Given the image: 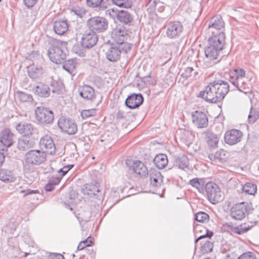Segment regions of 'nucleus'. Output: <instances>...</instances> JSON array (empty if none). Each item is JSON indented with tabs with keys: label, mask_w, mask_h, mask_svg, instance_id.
<instances>
[{
	"label": "nucleus",
	"mask_w": 259,
	"mask_h": 259,
	"mask_svg": "<svg viewBox=\"0 0 259 259\" xmlns=\"http://www.w3.org/2000/svg\"><path fill=\"white\" fill-rule=\"evenodd\" d=\"M87 25L89 29L94 32L102 33L108 29V21L103 17L95 16L88 20Z\"/></svg>",
	"instance_id": "obj_1"
},
{
	"label": "nucleus",
	"mask_w": 259,
	"mask_h": 259,
	"mask_svg": "<svg viewBox=\"0 0 259 259\" xmlns=\"http://www.w3.org/2000/svg\"><path fill=\"white\" fill-rule=\"evenodd\" d=\"M50 59L54 63L61 64L65 70V53L63 51V42L60 41L58 45L49 49L48 51Z\"/></svg>",
	"instance_id": "obj_2"
},
{
	"label": "nucleus",
	"mask_w": 259,
	"mask_h": 259,
	"mask_svg": "<svg viewBox=\"0 0 259 259\" xmlns=\"http://www.w3.org/2000/svg\"><path fill=\"white\" fill-rule=\"evenodd\" d=\"M208 200L212 204H217L223 199L220 187L215 183L208 182L205 184V189Z\"/></svg>",
	"instance_id": "obj_3"
},
{
	"label": "nucleus",
	"mask_w": 259,
	"mask_h": 259,
	"mask_svg": "<svg viewBox=\"0 0 259 259\" xmlns=\"http://www.w3.org/2000/svg\"><path fill=\"white\" fill-rule=\"evenodd\" d=\"M125 47L112 44L107 50L105 54L107 59L110 62H116L120 59L121 54L123 52L126 53L132 48L131 44H125Z\"/></svg>",
	"instance_id": "obj_4"
},
{
	"label": "nucleus",
	"mask_w": 259,
	"mask_h": 259,
	"mask_svg": "<svg viewBox=\"0 0 259 259\" xmlns=\"http://www.w3.org/2000/svg\"><path fill=\"white\" fill-rule=\"evenodd\" d=\"M36 118L39 123L48 124L54 120L53 112L48 108L39 106L35 109Z\"/></svg>",
	"instance_id": "obj_5"
},
{
	"label": "nucleus",
	"mask_w": 259,
	"mask_h": 259,
	"mask_svg": "<svg viewBox=\"0 0 259 259\" xmlns=\"http://www.w3.org/2000/svg\"><path fill=\"white\" fill-rule=\"evenodd\" d=\"M46 154L40 150H30L27 152L24 156L26 163L28 164L38 165L45 161Z\"/></svg>",
	"instance_id": "obj_6"
},
{
	"label": "nucleus",
	"mask_w": 259,
	"mask_h": 259,
	"mask_svg": "<svg viewBox=\"0 0 259 259\" xmlns=\"http://www.w3.org/2000/svg\"><path fill=\"white\" fill-rule=\"evenodd\" d=\"M247 203L241 202L234 204L230 209V215L234 220H242L248 214Z\"/></svg>",
	"instance_id": "obj_7"
},
{
	"label": "nucleus",
	"mask_w": 259,
	"mask_h": 259,
	"mask_svg": "<svg viewBox=\"0 0 259 259\" xmlns=\"http://www.w3.org/2000/svg\"><path fill=\"white\" fill-rule=\"evenodd\" d=\"M111 38L115 41L116 45L121 47H125V40L127 37V31L123 26H117L111 32Z\"/></svg>",
	"instance_id": "obj_8"
},
{
	"label": "nucleus",
	"mask_w": 259,
	"mask_h": 259,
	"mask_svg": "<svg viewBox=\"0 0 259 259\" xmlns=\"http://www.w3.org/2000/svg\"><path fill=\"white\" fill-rule=\"evenodd\" d=\"M213 85L210 82L207 86L205 87L204 90L199 93L198 97L202 98L206 102L212 103L220 102L218 95L215 90H213Z\"/></svg>",
	"instance_id": "obj_9"
},
{
	"label": "nucleus",
	"mask_w": 259,
	"mask_h": 259,
	"mask_svg": "<svg viewBox=\"0 0 259 259\" xmlns=\"http://www.w3.org/2000/svg\"><path fill=\"white\" fill-rule=\"evenodd\" d=\"M183 29V26L180 22H169L166 26V36L169 38H177L181 35Z\"/></svg>",
	"instance_id": "obj_10"
},
{
	"label": "nucleus",
	"mask_w": 259,
	"mask_h": 259,
	"mask_svg": "<svg viewBox=\"0 0 259 259\" xmlns=\"http://www.w3.org/2000/svg\"><path fill=\"white\" fill-rule=\"evenodd\" d=\"M81 192L93 199L101 200L103 198V194L99 189L97 184H87L83 186Z\"/></svg>",
	"instance_id": "obj_11"
},
{
	"label": "nucleus",
	"mask_w": 259,
	"mask_h": 259,
	"mask_svg": "<svg viewBox=\"0 0 259 259\" xmlns=\"http://www.w3.org/2000/svg\"><path fill=\"white\" fill-rule=\"evenodd\" d=\"M98 40L97 34L88 29L82 34L80 42L83 48L90 49L96 45Z\"/></svg>",
	"instance_id": "obj_12"
},
{
	"label": "nucleus",
	"mask_w": 259,
	"mask_h": 259,
	"mask_svg": "<svg viewBox=\"0 0 259 259\" xmlns=\"http://www.w3.org/2000/svg\"><path fill=\"white\" fill-rule=\"evenodd\" d=\"M17 132L23 137H30L37 133V128L31 123L28 122H20L16 126Z\"/></svg>",
	"instance_id": "obj_13"
},
{
	"label": "nucleus",
	"mask_w": 259,
	"mask_h": 259,
	"mask_svg": "<svg viewBox=\"0 0 259 259\" xmlns=\"http://www.w3.org/2000/svg\"><path fill=\"white\" fill-rule=\"evenodd\" d=\"M213 90L218 93L219 99L222 101L229 91V85L227 81L223 80H217L211 82Z\"/></svg>",
	"instance_id": "obj_14"
},
{
	"label": "nucleus",
	"mask_w": 259,
	"mask_h": 259,
	"mask_svg": "<svg viewBox=\"0 0 259 259\" xmlns=\"http://www.w3.org/2000/svg\"><path fill=\"white\" fill-rule=\"evenodd\" d=\"M109 14L111 16V13L115 14L117 20L121 23L125 25H131L134 21L133 16L126 10H115L114 9H109Z\"/></svg>",
	"instance_id": "obj_15"
},
{
	"label": "nucleus",
	"mask_w": 259,
	"mask_h": 259,
	"mask_svg": "<svg viewBox=\"0 0 259 259\" xmlns=\"http://www.w3.org/2000/svg\"><path fill=\"white\" fill-rule=\"evenodd\" d=\"M39 145L41 151L46 154L53 155L55 153V146L50 136L46 135L42 137L40 140Z\"/></svg>",
	"instance_id": "obj_16"
},
{
	"label": "nucleus",
	"mask_w": 259,
	"mask_h": 259,
	"mask_svg": "<svg viewBox=\"0 0 259 259\" xmlns=\"http://www.w3.org/2000/svg\"><path fill=\"white\" fill-rule=\"evenodd\" d=\"M242 138V132L236 129L228 131L224 135L225 142L229 145H233L240 142Z\"/></svg>",
	"instance_id": "obj_17"
},
{
	"label": "nucleus",
	"mask_w": 259,
	"mask_h": 259,
	"mask_svg": "<svg viewBox=\"0 0 259 259\" xmlns=\"http://www.w3.org/2000/svg\"><path fill=\"white\" fill-rule=\"evenodd\" d=\"M193 123L200 128H206L208 125V119L205 113L202 111H195L192 113Z\"/></svg>",
	"instance_id": "obj_18"
},
{
	"label": "nucleus",
	"mask_w": 259,
	"mask_h": 259,
	"mask_svg": "<svg viewBox=\"0 0 259 259\" xmlns=\"http://www.w3.org/2000/svg\"><path fill=\"white\" fill-rule=\"evenodd\" d=\"M86 13L85 9L79 6H71L69 8H66V14L67 18L72 21H74L79 18H81Z\"/></svg>",
	"instance_id": "obj_19"
},
{
	"label": "nucleus",
	"mask_w": 259,
	"mask_h": 259,
	"mask_svg": "<svg viewBox=\"0 0 259 259\" xmlns=\"http://www.w3.org/2000/svg\"><path fill=\"white\" fill-rule=\"evenodd\" d=\"M143 101L144 98L141 94H133L127 97L125 104L130 109H135L142 105Z\"/></svg>",
	"instance_id": "obj_20"
},
{
	"label": "nucleus",
	"mask_w": 259,
	"mask_h": 259,
	"mask_svg": "<svg viewBox=\"0 0 259 259\" xmlns=\"http://www.w3.org/2000/svg\"><path fill=\"white\" fill-rule=\"evenodd\" d=\"M150 185L153 188H159L163 184V176L159 171L151 168L148 171Z\"/></svg>",
	"instance_id": "obj_21"
},
{
	"label": "nucleus",
	"mask_w": 259,
	"mask_h": 259,
	"mask_svg": "<svg viewBox=\"0 0 259 259\" xmlns=\"http://www.w3.org/2000/svg\"><path fill=\"white\" fill-rule=\"evenodd\" d=\"M203 133L205 134V140L207 146L211 149H217L220 140L219 135L214 134L210 130H206Z\"/></svg>",
	"instance_id": "obj_22"
},
{
	"label": "nucleus",
	"mask_w": 259,
	"mask_h": 259,
	"mask_svg": "<svg viewBox=\"0 0 259 259\" xmlns=\"http://www.w3.org/2000/svg\"><path fill=\"white\" fill-rule=\"evenodd\" d=\"M14 134L9 128L4 129L0 133V142L3 145L2 147H9L14 142Z\"/></svg>",
	"instance_id": "obj_23"
},
{
	"label": "nucleus",
	"mask_w": 259,
	"mask_h": 259,
	"mask_svg": "<svg viewBox=\"0 0 259 259\" xmlns=\"http://www.w3.org/2000/svg\"><path fill=\"white\" fill-rule=\"evenodd\" d=\"M225 33L222 31L209 37L208 44L222 50L225 44Z\"/></svg>",
	"instance_id": "obj_24"
},
{
	"label": "nucleus",
	"mask_w": 259,
	"mask_h": 259,
	"mask_svg": "<svg viewBox=\"0 0 259 259\" xmlns=\"http://www.w3.org/2000/svg\"><path fill=\"white\" fill-rule=\"evenodd\" d=\"M78 92L80 96L87 100L92 101L96 97L94 89L88 85L79 88Z\"/></svg>",
	"instance_id": "obj_25"
},
{
	"label": "nucleus",
	"mask_w": 259,
	"mask_h": 259,
	"mask_svg": "<svg viewBox=\"0 0 259 259\" xmlns=\"http://www.w3.org/2000/svg\"><path fill=\"white\" fill-rule=\"evenodd\" d=\"M257 222V220H254L252 221L249 222L250 225H247L245 223L243 225H241L239 226L236 227H233L230 225H227L228 228L232 230L234 233L237 234L238 235L243 234L246 232H247L249 230H250L254 225H256Z\"/></svg>",
	"instance_id": "obj_26"
},
{
	"label": "nucleus",
	"mask_w": 259,
	"mask_h": 259,
	"mask_svg": "<svg viewBox=\"0 0 259 259\" xmlns=\"http://www.w3.org/2000/svg\"><path fill=\"white\" fill-rule=\"evenodd\" d=\"M133 171L141 177H145L148 175L147 167L140 161L137 160L133 162L131 167Z\"/></svg>",
	"instance_id": "obj_27"
},
{
	"label": "nucleus",
	"mask_w": 259,
	"mask_h": 259,
	"mask_svg": "<svg viewBox=\"0 0 259 259\" xmlns=\"http://www.w3.org/2000/svg\"><path fill=\"white\" fill-rule=\"evenodd\" d=\"M29 137H23L19 139L17 143V148L22 151H26L34 147V141Z\"/></svg>",
	"instance_id": "obj_28"
},
{
	"label": "nucleus",
	"mask_w": 259,
	"mask_h": 259,
	"mask_svg": "<svg viewBox=\"0 0 259 259\" xmlns=\"http://www.w3.org/2000/svg\"><path fill=\"white\" fill-rule=\"evenodd\" d=\"M222 50L208 45L207 47L205 49L204 53L206 58L209 60H217L220 55Z\"/></svg>",
	"instance_id": "obj_29"
},
{
	"label": "nucleus",
	"mask_w": 259,
	"mask_h": 259,
	"mask_svg": "<svg viewBox=\"0 0 259 259\" xmlns=\"http://www.w3.org/2000/svg\"><path fill=\"white\" fill-rule=\"evenodd\" d=\"M224 26L225 23L221 16L220 15H215L212 17L210 20L208 27L209 29L221 30L224 29Z\"/></svg>",
	"instance_id": "obj_30"
},
{
	"label": "nucleus",
	"mask_w": 259,
	"mask_h": 259,
	"mask_svg": "<svg viewBox=\"0 0 259 259\" xmlns=\"http://www.w3.org/2000/svg\"><path fill=\"white\" fill-rule=\"evenodd\" d=\"M51 89L47 84L39 83L35 88V93L39 97H48L50 95Z\"/></svg>",
	"instance_id": "obj_31"
},
{
	"label": "nucleus",
	"mask_w": 259,
	"mask_h": 259,
	"mask_svg": "<svg viewBox=\"0 0 259 259\" xmlns=\"http://www.w3.org/2000/svg\"><path fill=\"white\" fill-rule=\"evenodd\" d=\"M153 162L159 169L164 168L168 163L167 156L164 154H158L153 159Z\"/></svg>",
	"instance_id": "obj_32"
},
{
	"label": "nucleus",
	"mask_w": 259,
	"mask_h": 259,
	"mask_svg": "<svg viewBox=\"0 0 259 259\" xmlns=\"http://www.w3.org/2000/svg\"><path fill=\"white\" fill-rule=\"evenodd\" d=\"M189 184L196 188L200 193H203L205 189L206 182L204 179L196 178L190 180Z\"/></svg>",
	"instance_id": "obj_33"
},
{
	"label": "nucleus",
	"mask_w": 259,
	"mask_h": 259,
	"mask_svg": "<svg viewBox=\"0 0 259 259\" xmlns=\"http://www.w3.org/2000/svg\"><path fill=\"white\" fill-rule=\"evenodd\" d=\"M104 0H85L87 6L96 11L104 10L106 8L104 6Z\"/></svg>",
	"instance_id": "obj_34"
},
{
	"label": "nucleus",
	"mask_w": 259,
	"mask_h": 259,
	"mask_svg": "<svg viewBox=\"0 0 259 259\" xmlns=\"http://www.w3.org/2000/svg\"><path fill=\"white\" fill-rule=\"evenodd\" d=\"M76 145L74 144L70 143L66 145V151L67 155L66 158H69V160L72 162L75 161L76 160Z\"/></svg>",
	"instance_id": "obj_35"
},
{
	"label": "nucleus",
	"mask_w": 259,
	"mask_h": 259,
	"mask_svg": "<svg viewBox=\"0 0 259 259\" xmlns=\"http://www.w3.org/2000/svg\"><path fill=\"white\" fill-rule=\"evenodd\" d=\"M245 75V71L242 68H236L230 73L229 81L233 82L239 79H243Z\"/></svg>",
	"instance_id": "obj_36"
},
{
	"label": "nucleus",
	"mask_w": 259,
	"mask_h": 259,
	"mask_svg": "<svg viewBox=\"0 0 259 259\" xmlns=\"http://www.w3.org/2000/svg\"><path fill=\"white\" fill-rule=\"evenodd\" d=\"M175 165L176 167L181 169H185L187 168L189 165V159L186 155H183L177 158L175 161Z\"/></svg>",
	"instance_id": "obj_37"
},
{
	"label": "nucleus",
	"mask_w": 259,
	"mask_h": 259,
	"mask_svg": "<svg viewBox=\"0 0 259 259\" xmlns=\"http://www.w3.org/2000/svg\"><path fill=\"white\" fill-rule=\"evenodd\" d=\"M12 171L7 169H2L0 171V180L4 182H12L15 180Z\"/></svg>",
	"instance_id": "obj_38"
},
{
	"label": "nucleus",
	"mask_w": 259,
	"mask_h": 259,
	"mask_svg": "<svg viewBox=\"0 0 259 259\" xmlns=\"http://www.w3.org/2000/svg\"><path fill=\"white\" fill-rule=\"evenodd\" d=\"M231 83L236 87L239 91L245 93L248 92L249 87L246 82L244 81V78H243V79H237L236 81H233V82Z\"/></svg>",
	"instance_id": "obj_39"
},
{
	"label": "nucleus",
	"mask_w": 259,
	"mask_h": 259,
	"mask_svg": "<svg viewBox=\"0 0 259 259\" xmlns=\"http://www.w3.org/2000/svg\"><path fill=\"white\" fill-rule=\"evenodd\" d=\"M28 74L30 78L35 79L41 76L42 74V70L41 68L31 66L28 68Z\"/></svg>",
	"instance_id": "obj_40"
},
{
	"label": "nucleus",
	"mask_w": 259,
	"mask_h": 259,
	"mask_svg": "<svg viewBox=\"0 0 259 259\" xmlns=\"http://www.w3.org/2000/svg\"><path fill=\"white\" fill-rule=\"evenodd\" d=\"M77 131V124L74 120L68 119L66 123V133L68 135H74Z\"/></svg>",
	"instance_id": "obj_41"
},
{
	"label": "nucleus",
	"mask_w": 259,
	"mask_h": 259,
	"mask_svg": "<svg viewBox=\"0 0 259 259\" xmlns=\"http://www.w3.org/2000/svg\"><path fill=\"white\" fill-rule=\"evenodd\" d=\"M53 27L57 34L63 35L65 33V20L55 21Z\"/></svg>",
	"instance_id": "obj_42"
},
{
	"label": "nucleus",
	"mask_w": 259,
	"mask_h": 259,
	"mask_svg": "<svg viewBox=\"0 0 259 259\" xmlns=\"http://www.w3.org/2000/svg\"><path fill=\"white\" fill-rule=\"evenodd\" d=\"M259 118V109L251 107L248 116L249 123H254Z\"/></svg>",
	"instance_id": "obj_43"
},
{
	"label": "nucleus",
	"mask_w": 259,
	"mask_h": 259,
	"mask_svg": "<svg viewBox=\"0 0 259 259\" xmlns=\"http://www.w3.org/2000/svg\"><path fill=\"white\" fill-rule=\"evenodd\" d=\"M15 95L21 102H31L33 100L31 95L27 94L24 92L17 91Z\"/></svg>",
	"instance_id": "obj_44"
},
{
	"label": "nucleus",
	"mask_w": 259,
	"mask_h": 259,
	"mask_svg": "<svg viewBox=\"0 0 259 259\" xmlns=\"http://www.w3.org/2000/svg\"><path fill=\"white\" fill-rule=\"evenodd\" d=\"M242 191L246 194L254 195L256 192V186L251 183H246L242 187Z\"/></svg>",
	"instance_id": "obj_45"
},
{
	"label": "nucleus",
	"mask_w": 259,
	"mask_h": 259,
	"mask_svg": "<svg viewBox=\"0 0 259 259\" xmlns=\"http://www.w3.org/2000/svg\"><path fill=\"white\" fill-rule=\"evenodd\" d=\"M76 59H70L66 61V71L70 74L71 76L75 74V68L76 66Z\"/></svg>",
	"instance_id": "obj_46"
},
{
	"label": "nucleus",
	"mask_w": 259,
	"mask_h": 259,
	"mask_svg": "<svg viewBox=\"0 0 259 259\" xmlns=\"http://www.w3.org/2000/svg\"><path fill=\"white\" fill-rule=\"evenodd\" d=\"M51 87L52 91L53 93L60 94L64 88V84L61 81H54L52 82Z\"/></svg>",
	"instance_id": "obj_47"
},
{
	"label": "nucleus",
	"mask_w": 259,
	"mask_h": 259,
	"mask_svg": "<svg viewBox=\"0 0 259 259\" xmlns=\"http://www.w3.org/2000/svg\"><path fill=\"white\" fill-rule=\"evenodd\" d=\"M202 243H203V244L201 246V251L203 253H208L212 250L213 244L212 242L208 240H202L200 242V243L202 244Z\"/></svg>",
	"instance_id": "obj_48"
},
{
	"label": "nucleus",
	"mask_w": 259,
	"mask_h": 259,
	"mask_svg": "<svg viewBox=\"0 0 259 259\" xmlns=\"http://www.w3.org/2000/svg\"><path fill=\"white\" fill-rule=\"evenodd\" d=\"M209 219L207 213L203 211H199L195 214V220L200 223H205L208 221Z\"/></svg>",
	"instance_id": "obj_49"
},
{
	"label": "nucleus",
	"mask_w": 259,
	"mask_h": 259,
	"mask_svg": "<svg viewBox=\"0 0 259 259\" xmlns=\"http://www.w3.org/2000/svg\"><path fill=\"white\" fill-rule=\"evenodd\" d=\"M66 36L68 38V40L76 41V33L72 29L70 28L66 20Z\"/></svg>",
	"instance_id": "obj_50"
},
{
	"label": "nucleus",
	"mask_w": 259,
	"mask_h": 259,
	"mask_svg": "<svg viewBox=\"0 0 259 259\" xmlns=\"http://www.w3.org/2000/svg\"><path fill=\"white\" fill-rule=\"evenodd\" d=\"M113 4L119 7L130 8L132 6L131 0H112Z\"/></svg>",
	"instance_id": "obj_51"
},
{
	"label": "nucleus",
	"mask_w": 259,
	"mask_h": 259,
	"mask_svg": "<svg viewBox=\"0 0 259 259\" xmlns=\"http://www.w3.org/2000/svg\"><path fill=\"white\" fill-rule=\"evenodd\" d=\"M64 168H65V166H63L61 169H60L59 170V172H61L62 173L61 176H59V177L53 176V177H51L49 179L48 182H50V183H51L54 186L55 185H58L60 183V182L61 180L62 177L64 176H65V170H63Z\"/></svg>",
	"instance_id": "obj_52"
},
{
	"label": "nucleus",
	"mask_w": 259,
	"mask_h": 259,
	"mask_svg": "<svg viewBox=\"0 0 259 259\" xmlns=\"http://www.w3.org/2000/svg\"><path fill=\"white\" fill-rule=\"evenodd\" d=\"M92 240L90 237H89L83 241H81L77 246L78 250H82L84 248L91 245Z\"/></svg>",
	"instance_id": "obj_53"
},
{
	"label": "nucleus",
	"mask_w": 259,
	"mask_h": 259,
	"mask_svg": "<svg viewBox=\"0 0 259 259\" xmlns=\"http://www.w3.org/2000/svg\"><path fill=\"white\" fill-rule=\"evenodd\" d=\"M96 113V110L94 109L83 110L81 112V116L83 119H87L88 118L94 116Z\"/></svg>",
	"instance_id": "obj_54"
},
{
	"label": "nucleus",
	"mask_w": 259,
	"mask_h": 259,
	"mask_svg": "<svg viewBox=\"0 0 259 259\" xmlns=\"http://www.w3.org/2000/svg\"><path fill=\"white\" fill-rule=\"evenodd\" d=\"M237 259H256V257L253 252L248 251L240 255Z\"/></svg>",
	"instance_id": "obj_55"
},
{
	"label": "nucleus",
	"mask_w": 259,
	"mask_h": 259,
	"mask_svg": "<svg viewBox=\"0 0 259 259\" xmlns=\"http://www.w3.org/2000/svg\"><path fill=\"white\" fill-rule=\"evenodd\" d=\"M193 71L194 69L192 67H188L185 69L184 72L182 73L181 76L183 78L187 79L192 75Z\"/></svg>",
	"instance_id": "obj_56"
},
{
	"label": "nucleus",
	"mask_w": 259,
	"mask_h": 259,
	"mask_svg": "<svg viewBox=\"0 0 259 259\" xmlns=\"http://www.w3.org/2000/svg\"><path fill=\"white\" fill-rule=\"evenodd\" d=\"M58 126L62 132L65 131V117L61 116L58 121Z\"/></svg>",
	"instance_id": "obj_57"
},
{
	"label": "nucleus",
	"mask_w": 259,
	"mask_h": 259,
	"mask_svg": "<svg viewBox=\"0 0 259 259\" xmlns=\"http://www.w3.org/2000/svg\"><path fill=\"white\" fill-rule=\"evenodd\" d=\"M157 0H149L147 6H148V10L150 12L153 11L156 7Z\"/></svg>",
	"instance_id": "obj_58"
},
{
	"label": "nucleus",
	"mask_w": 259,
	"mask_h": 259,
	"mask_svg": "<svg viewBox=\"0 0 259 259\" xmlns=\"http://www.w3.org/2000/svg\"><path fill=\"white\" fill-rule=\"evenodd\" d=\"M21 193H24V196H26L33 194H38L39 191L38 190H31L30 189H27L26 190H22Z\"/></svg>",
	"instance_id": "obj_59"
},
{
	"label": "nucleus",
	"mask_w": 259,
	"mask_h": 259,
	"mask_svg": "<svg viewBox=\"0 0 259 259\" xmlns=\"http://www.w3.org/2000/svg\"><path fill=\"white\" fill-rule=\"evenodd\" d=\"M49 259H65L63 254L56 253H51Z\"/></svg>",
	"instance_id": "obj_60"
},
{
	"label": "nucleus",
	"mask_w": 259,
	"mask_h": 259,
	"mask_svg": "<svg viewBox=\"0 0 259 259\" xmlns=\"http://www.w3.org/2000/svg\"><path fill=\"white\" fill-rule=\"evenodd\" d=\"M37 0H23L24 5L27 8L33 7L36 3Z\"/></svg>",
	"instance_id": "obj_61"
},
{
	"label": "nucleus",
	"mask_w": 259,
	"mask_h": 259,
	"mask_svg": "<svg viewBox=\"0 0 259 259\" xmlns=\"http://www.w3.org/2000/svg\"><path fill=\"white\" fill-rule=\"evenodd\" d=\"M224 151L223 149H221V150H219V151H217L216 152L215 154L214 155V156H213V155H209V158L211 160H212V157H214L217 159L222 160L223 159V158L221 156V154H222V153H224Z\"/></svg>",
	"instance_id": "obj_62"
},
{
	"label": "nucleus",
	"mask_w": 259,
	"mask_h": 259,
	"mask_svg": "<svg viewBox=\"0 0 259 259\" xmlns=\"http://www.w3.org/2000/svg\"><path fill=\"white\" fill-rule=\"evenodd\" d=\"M39 56V54L37 51H33L30 54H29L28 57L31 60H34L36 59Z\"/></svg>",
	"instance_id": "obj_63"
},
{
	"label": "nucleus",
	"mask_w": 259,
	"mask_h": 259,
	"mask_svg": "<svg viewBox=\"0 0 259 259\" xmlns=\"http://www.w3.org/2000/svg\"><path fill=\"white\" fill-rule=\"evenodd\" d=\"M237 255L235 253L231 252L226 254L225 259H237Z\"/></svg>",
	"instance_id": "obj_64"
}]
</instances>
